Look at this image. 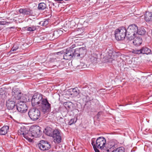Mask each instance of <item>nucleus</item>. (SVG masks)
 Wrapping results in <instances>:
<instances>
[{
    "instance_id": "34",
    "label": "nucleus",
    "mask_w": 152,
    "mask_h": 152,
    "mask_svg": "<svg viewBox=\"0 0 152 152\" xmlns=\"http://www.w3.org/2000/svg\"><path fill=\"white\" fill-rule=\"evenodd\" d=\"M76 121V120H75V118H72L68 122V124L71 125L75 123Z\"/></svg>"
},
{
    "instance_id": "19",
    "label": "nucleus",
    "mask_w": 152,
    "mask_h": 152,
    "mask_svg": "<svg viewBox=\"0 0 152 152\" xmlns=\"http://www.w3.org/2000/svg\"><path fill=\"white\" fill-rule=\"evenodd\" d=\"M19 12L20 13H22L24 15H31L33 14L32 10L29 8L20 9L19 10Z\"/></svg>"
},
{
    "instance_id": "29",
    "label": "nucleus",
    "mask_w": 152,
    "mask_h": 152,
    "mask_svg": "<svg viewBox=\"0 0 152 152\" xmlns=\"http://www.w3.org/2000/svg\"><path fill=\"white\" fill-rule=\"evenodd\" d=\"M19 45L17 44H14L11 50L10 51L9 53H12V51H16L19 48Z\"/></svg>"
},
{
    "instance_id": "5",
    "label": "nucleus",
    "mask_w": 152,
    "mask_h": 152,
    "mask_svg": "<svg viewBox=\"0 0 152 152\" xmlns=\"http://www.w3.org/2000/svg\"><path fill=\"white\" fill-rule=\"evenodd\" d=\"M44 113H49L51 109V105L47 98H44L38 105Z\"/></svg>"
},
{
    "instance_id": "21",
    "label": "nucleus",
    "mask_w": 152,
    "mask_h": 152,
    "mask_svg": "<svg viewBox=\"0 0 152 152\" xmlns=\"http://www.w3.org/2000/svg\"><path fill=\"white\" fill-rule=\"evenodd\" d=\"M68 92H70V94L71 95L77 96L79 93V91L77 87L74 88L69 89L68 91Z\"/></svg>"
},
{
    "instance_id": "48",
    "label": "nucleus",
    "mask_w": 152,
    "mask_h": 152,
    "mask_svg": "<svg viewBox=\"0 0 152 152\" xmlns=\"http://www.w3.org/2000/svg\"><path fill=\"white\" fill-rule=\"evenodd\" d=\"M87 97H88V96H86V98H87Z\"/></svg>"
},
{
    "instance_id": "42",
    "label": "nucleus",
    "mask_w": 152,
    "mask_h": 152,
    "mask_svg": "<svg viewBox=\"0 0 152 152\" xmlns=\"http://www.w3.org/2000/svg\"><path fill=\"white\" fill-rule=\"evenodd\" d=\"M31 28L30 27L28 28H27V30L28 31H32V30H31Z\"/></svg>"
},
{
    "instance_id": "10",
    "label": "nucleus",
    "mask_w": 152,
    "mask_h": 152,
    "mask_svg": "<svg viewBox=\"0 0 152 152\" xmlns=\"http://www.w3.org/2000/svg\"><path fill=\"white\" fill-rule=\"evenodd\" d=\"M37 145L39 149L43 151L48 150L51 148V145L50 142L45 140L40 141Z\"/></svg>"
},
{
    "instance_id": "27",
    "label": "nucleus",
    "mask_w": 152,
    "mask_h": 152,
    "mask_svg": "<svg viewBox=\"0 0 152 152\" xmlns=\"http://www.w3.org/2000/svg\"><path fill=\"white\" fill-rule=\"evenodd\" d=\"M65 107L68 110H71L72 108V103L70 102H67L65 103Z\"/></svg>"
},
{
    "instance_id": "40",
    "label": "nucleus",
    "mask_w": 152,
    "mask_h": 152,
    "mask_svg": "<svg viewBox=\"0 0 152 152\" xmlns=\"http://www.w3.org/2000/svg\"><path fill=\"white\" fill-rule=\"evenodd\" d=\"M63 53V52L61 51L58 52L57 53H54V54L55 55H59L61 54H62Z\"/></svg>"
},
{
    "instance_id": "12",
    "label": "nucleus",
    "mask_w": 152,
    "mask_h": 152,
    "mask_svg": "<svg viewBox=\"0 0 152 152\" xmlns=\"http://www.w3.org/2000/svg\"><path fill=\"white\" fill-rule=\"evenodd\" d=\"M6 106L7 110H12V113L14 114L16 112V105L15 101L10 99L6 101Z\"/></svg>"
},
{
    "instance_id": "25",
    "label": "nucleus",
    "mask_w": 152,
    "mask_h": 152,
    "mask_svg": "<svg viewBox=\"0 0 152 152\" xmlns=\"http://www.w3.org/2000/svg\"><path fill=\"white\" fill-rule=\"evenodd\" d=\"M53 35L54 36V38L56 39L61 35L63 33V31L60 29H56L54 30L53 31Z\"/></svg>"
},
{
    "instance_id": "33",
    "label": "nucleus",
    "mask_w": 152,
    "mask_h": 152,
    "mask_svg": "<svg viewBox=\"0 0 152 152\" xmlns=\"http://www.w3.org/2000/svg\"><path fill=\"white\" fill-rule=\"evenodd\" d=\"M97 58L96 57L93 56H91L90 58V61L94 64L97 63Z\"/></svg>"
},
{
    "instance_id": "30",
    "label": "nucleus",
    "mask_w": 152,
    "mask_h": 152,
    "mask_svg": "<svg viewBox=\"0 0 152 152\" xmlns=\"http://www.w3.org/2000/svg\"><path fill=\"white\" fill-rule=\"evenodd\" d=\"M47 37H48V39L50 40H53L55 39V38H54V35H53V31L48 34L47 35Z\"/></svg>"
},
{
    "instance_id": "11",
    "label": "nucleus",
    "mask_w": 152,
    "mask_h": 152,
    "mask_svg": "<svg viewBox=\"0 0 152 152\" xmlns=\"http://www.w3.org/2000/svg\"><path fill=\"white\" fill-rule=\"evenodd\" d=\"M92 139L94 140V144L96 147L101 149H102L104 148L106 143V140L104 137H98L96 140L95 143V139L93 138Z\"/></svg>"
},
{
    "instance_id": "44",
    "label": "nucleus",
    "mask_w": 152,
    "mask_h": 152,
    "mask_svg": "<svg viewBox=\"0 0 152 152\" xmlns=\"http://www.w3.org/2000/svg\"><path fill=\"white\" fill-rule=\"evenodd\" d=\"M79 29L80 30H81L83 31V32H84V28H81L80 29Z\"/></svg>"
},
{
    "instance_id": "32",
    "label": "nucleus",
    "mask_w": 152,
    "mask_h": 152,
    "mask_svg": "<svg viewBox=\"0 0 152 152\" xmlns=\"http://www.w3.org/2000/svg\"><path fill=\"white\" fill-rule=\"evenodd\" d=\"M116 152H125V149L123 147H120L115 149Z\"/></svg>"
},
{
    "instance_id": "26",
    "label": "nucleus",
    "mask_w": 152,
    "mask_h": 152,
    "mask_svg": "<svg viewBox=\"0 0 152 152\" xmlns=\"http://www.w3.org/2000/svg\"><path fill=\"white\" fill-rule=\"evenodd\" d=\"M137 30V34H138L139 35H144L145 34L146 32L143 27H141L139 29L138 28Z\"/></svg>"
},
{
    "instance_id": "45",
    "label": "nucleus",
    "mask_w": 152,
    "mask_h": 152,
    "mask_svg": "<svg viewBox=\"0 0 152 152\" xmlns=\"http://www.w3.org/2000/svg\"><path fill=\"white\" fill-rule=\"evenodd\" d=\"M15 27L14 26L11 27L10 28H14Z\"/></svg>"
},
{
    "instance_id": "36",
    "label": "nucleus",
    "mask_w": 152,
    "mask_h": 152,
    "mask_svg": "<svg viewBox=\"0 0 152 152\" xmlns=\"http://www.w3.org/2000/svg\"><path fill=\"white\" fill-rule=\"evenodd\" d=\"M10 23V22L5 21H0V25H8Z\"/></svg>"
},
{
    "instance_id": "24",
    "label": "nucleus",
    "mask_w": 152,
    "mask_h": 152,
    "mask_svg": "<svg viewBox=\"0 0 152 152\" xmlns=\"http://www.w3.org/2000/svg\"><path fill=\"white\" fill-rule=\"evenodd\" d=\"M133 43L135 46H139L141 45L142 42V40L141 38L137 37L133 41Z\"/></svg>"
},
{
    "instance_id": "4",
    "label": "nucleus",
    "mask_w": 152,
    "mask_h": 152,
    "mask_svg": "<svg viewBox=\"0 0 152 152\" xmlns=\"http://www.w3.org/2000/svg\"><path fill=\"white\" fill-rule=\"evenodd\" d=\"M30 127L22 126L18 130V134L19 135H23L24 138L29 142H31L32 140L30 137Z\"/></svg>"
},
{
    "instance_id": "22",
    "label": "nucleus",
    "mask_w": 152,
    "mask_h": 152,
    "mask_svg": "<svg viewBox=\"0 0 152 152\" xmlns=\"http://www.w3.org/2000/svg\"><path fill=\"white\" fill-rule=\"evenodd\" d=\"M54 130L50 127H47L44 130L43 132L48 136L52 137Z\"/></svg>"
},
{
    "instance_id": "35",
    "label": "nucleus",
    "mask_w": 152,
    "mask_h": 152,
    "mask_svg": "<svg viewBox=\"0 0 152 152\" xmlns=\"http://www.w3.org/2000/svg\"><path fill=\"white\" fill-rule=\"evenodd\" d=\"M86 66V64H84L83 63H80V65L77 66V67L78 68L80 69L85 68Z\"/></svg>"
},
{
    "instance_id": "13",
    "label": "nucleus",
    "mask_w": 152,
    "mask_h": 152,
    "mask_svg": "<svg viewBox=\"0 0 152 152\" xmlns=\"http://www.w3.org/2000/svg\"><path fill=\"white\" fill-rule=\"evenodd\" d=\"M52 137L54 139V142L58 144L61 141L60 130L58 129H56L54 130Z\"/></svg>"
},
{
    "instance_id": "2",
    "label": "nucleus",
    "mask_w": 152,
    "mask_h": 152,
    "mask_svg": "<svg viewBox=\"0 0 152 152\" xmlns=\"http://www.w3.org/2000/svg\"><path fill=\"white\" fill-rule=\"evenodd\" d=\"M137 30L138 27L135 24H132L128 27L127 29H126V31L127 37L129 40H131L134 38L137 34Z\"/></svg>"
},
{
    "instance_id": "18",
    "label": "nucleus",
    "mask_w": 152,
    "mask_h": 152,
    "mask_svg": "<svg viewBox=\"0 0 152 152\" xmlns=\"http://www.w3.org/2000/svg\"><path fill=\"white\" fill-rule=\"evenodd\" d=\"M115 142H110L107 147H106V150L107 152L112 151L116 148V146Z\"/></svg>"
},
{
    "instance_id": "20",
    "label": "nucleus",
    "mask_w": 152,
    "mask_h": 152,
    "mask_svg": "<svg viewBox=\"0 0 152 152\" xmlns=\"http://www.w3.org/2000/svg\"><path fill=\"white\" fill-rule=\"evenodd\" d=\"M9 126H5L2 127L0 129V135H5L8 132Z\"/></svg>"
},
{
    "instance_id": "1",
    "label": "nucleus",
    "mask_w": 152,
    "mask_h": 152,
    "mask_svg": "<svg viewBox=\"0 0 152 152\" xmlns=\"http://www.w3.org/2000/svg\"><path fill=\"white\" fill-rule=\"evenodd\" d=\"M75 45H73L66 49V52L63 55L64 59L68 60L72 58H78L83 57L86 54V49L85 47H82L74 49Z\"/></svg>"
},
{
    "instance_id": "31",
    "label": "nucleus",
    "mask_w": 152,
    "mask_h": 152,
    "mask_svg": "<svg viewBox=\"0 0 152 152\" xmlns=\"http://www.w3.org/2000/svg\"><path fill=\"white\" fill-rule=\"evenodd\" d=\"M91 144L93 146L95 152H100L99 150L97 148V147L95 146L94 144V140L93 139H91Z\"/></svg>"
},
{
    "instance_id": "28",
    "label": "nucleus",
    "mask_w": 152,
    "mask_h": 152,
    "mask_svg": "<svg viewBox=\"0 0 152 152\" xmlns=\"http://www.w3.org/2000/svg\"><path fill=\"white\" fill-rule=\"evenodd\" d=\"M46 4L44 3H40L38 6V9L40 10H43L46 8Z\"/></svg>"
},
{
    "instance_id": "38",
    "label": "nucleus",
    "mask_w": 152,
    "mask_h": 152,
    "mask_svg": "<svg viewBox=\"0 0 152 152\" xmlns=\"http://www.w3.org/2000/svg\"><path fill=\"white\" fill-rule=\"evenodd\" d=\"M5 94L4 90L2 89H0V95H3Z\"/></svg>"
},
{
    "instance_id": "47",
    "label": "nucleus",
    "mask_w": 152,
    "mask_h": 152,
    "mask_svg": "<svg viewBox=\"0 0 152 152\" xmlns=\"http://www.w3.org/2000/svg\"><path fill=\"white\" fill-rule=\"evenodd\" d=\"M53 58H50V61H52V59H53Z\"/></svg>"
},
{
    "instance_id": "15",
    "label": "nucleus",
    "mask_w": 152,
    "mask_h": 152,
    "mask_svg": "<svg viewBox=\"0 0 152 152\" xmlns=\"http://www.w3.org/2000/svg\"><path fill=\"white\" fill-rule=\"evenodd\" d=\"M12 95L16 99L18 100H21L22 94L21 92L19 91L18 89L14 87L12 90Z\"/></svg>"
},
{
    "instance_id": "39",
    "label": "nucleus",
    "mask_w": 152,
    "mask_h": 152,
    "mask_svg": "<svg viewBox=\"0 0 152 152\" xmlns=\"http://www.w3.org/2000/svg\"><path fill=\"white\" fill-rule=\"evenodd\" d=\"M31 27V30H32V31L35 30L37 29L36 26H32Z\"/></svg>"
},
{
    "instance_id": "16",
    "label": "nucleus",
    "mask_w": 152,
    "mask_h": 152,
    "mask_svg": "<svg viewBox=\"0 0 152 152\" xmlns=\"http://www.w3.org/2000/svg\"><path fill=\"white\" fill-rule=\"evenodd\" d=\"M21 113H24L27 110L26 105L24 103L22 102L21 104L19 103L16 105V110Z\"/></svg>"
},
{
    "instance_id": "6",
    "label": "nucleus",
    "mask_w": 152,
    "mask_h": 152,
    "mask_svg": "<svg viewBox=\"0 0 152 152\" xmlns=\"http://www.w3.org/2000/svg\"><path fill=\"white\" fill-rule=\"evenodd\" d=\"M30 137H40L42 133L41 128L37 125L32 126L30 127Z\"/></svg>"
},
{
    "instance_id": "46",
    "label": "nucleus",
    "mask_w": 152,
    "mask_h": 152,
    "mask_svg": "<svg viewBox=\"0 0 152 152\" xmlns=\"http://www.w3.org/2000/svg\"><path fill=\"white\" fill-rule=\"evenodd\" d=\"M111 152H116V151H115V150H114L112 151Z\"/></svg>"
},
{
    "instance_id": "8",
    "label": "nucleus",
    "mask_w": 152,
    "mask_h": 152,
    "mask_svg": "<svg viewBox=\"0 0 152 152\" xmlns=\"http://www.w3.org/2000/svg\"><path fill=\"white\" fill-rule=\"evenodd\" d=\"M43 95L38 93L34 94L31 99V103L32 106L39 105L42 101L44 99Z\"/></svg>"
},
{
    "instance_id": "41",
    "label": "nucleus",
    "mask_w": 152,
    "mask_h": 152,
    "mask_svg": "<svg viewBox=\"0 0 152 152\" xmlns=\"http://www.w3.org/2000/svg\"><path fill=\"white\" fill-rule=\"evenodd\" d=\"M60 62H58L57 64L56 65H55V66H57V67L59 68V69H61V68L59 67L60 66Z\"/></svg>"
},
{
    "instance_id": "9",
    "label": "nucleus",
    "mask_w": 152,
    "mask_h": 152,
    "mask_svg": "<svg viewBox=\"0 0 152 152\" xmlns=\"http://www.w3.org/2000/svg\"><path fill=\"white\" fill-rule=\"evenodd\" d=\"M131 52L135 54L139 55L142 54L148 55L151 53V50L148 47L144 46L140 49H137L136 48L132 49Z\"/></svg>"
},
{
    "instance_id": "23",
    "label": "nucleus",
    "mask_w": 152,
    "mask_h": 152,
    "mask_svg": "<svg viewBox=\"0 0 152 152\" xmlns=\"http://www.w3.org/2000/svg\"><path fill=\"white\" fill-rule=\"evenodd\" d=\"M145 19L146 22L152 21V13L146 12L145 15Z\"/></svg>"
},
{
    "instance_id": "3",
    "label": "nucleus",
    "mask_w": 152,
    "mask_h": 152,
    "mask_svg": "<svg viewBox=\"0 0 152 152\" xmlns=\"http://www.w3.org/2000/svg\"><path fill=\"white\" fill-rule=\"evenodd\" d=\"M126 28L123 27L116 29L115 31V37L117 40H123L126 37H127Z\"/></svg>"
},
{
    "instance_id": "7",
    "label": "nucleus",
    "mask_w": 152,
    "mask_h": 152,
    "mask_svg": "<svg viewBox=\"0 0 152 152\" xmlns=\"http://www.w3.org/2000/svg\"><path fill=\"white\" fill-rule=\"evenodd\" d=\"M28 115L30 119L33 121H36L40 117V111L37 108H32L30 109Z\"/></svg>"
},
{
    "instance_id": "17",
    "label": "nucleus",
    "mask_w": 152,
    "mask_h": 152,
    "mask_svg": "<svg viewBox=\"0 0 152 152\" xmlns=\"http://www.w3.org/2000/svg\"><path fill=\"white\" fill-rule=\"evenodd\" d=\"M91 104L93 106V111H95L99 108L100 106L99 101L96 99H93L91 101Z\"/></svg>"
},
{
    "instance_id": "37",
    "label": "nucleus",
    "mask_w": 152,
    "mask_h": 152,
    "mask_svg": "<svg viewBox=\"0 0 152 152\" xmlns=\"http://www.w3.org/2000/svg\"><path fill=\"white\" fill-rule=\"evenodd\" d=\"M48 23V21L47 20H45L42 23V25L43 26H46Z\"/></svg>"
},
{
    "instance_id": "14",
    "label": "nucleus",
    "mask_w": 152,
    "mask_h": 152,
    "mask_svg": "<svg viewBox=\"0 0 152 152\" xmlns=\"http://www.w3.org/2000/svg\"><path fill=\"white\" fill-rule=\"evenodd\" d=\"M140 97L138 95H133L130 96L126 97L125 100V102H128L129 103L131 102L133 103L138 102L140 99Z\"/></svg>"
},
{
    "instance_id": "49",
    "label": "nucleus",
    "mask_w": 152,
    "mask_h": 152,
    "mask_svg": "<svg viewBox=\"0 0 152 152\" xmlns=\"http://www.w3.org/2000/svg\"><path fill=\"white\" fill-rule=\"evenodd\" d=\"M1 0H0V1H1Z\"/></svg>"
},
{
    "instance_id": "43",
    "label": "nucleus",
    "mask_w": 152,
    "mask_h": 152,
    "mask_svg": "<svg viewBox=\"0 0 152 152\" xmlns=\"http://www.w3.org/2000/svg\"><path fill=\"white\" fill-rule=\"evenodd\" d=\"M101 113H102V112H101V111L99 112L98 113H97V116L98 117H99L100 116L101 114Z\"/></svg>"
}]
</instances>
